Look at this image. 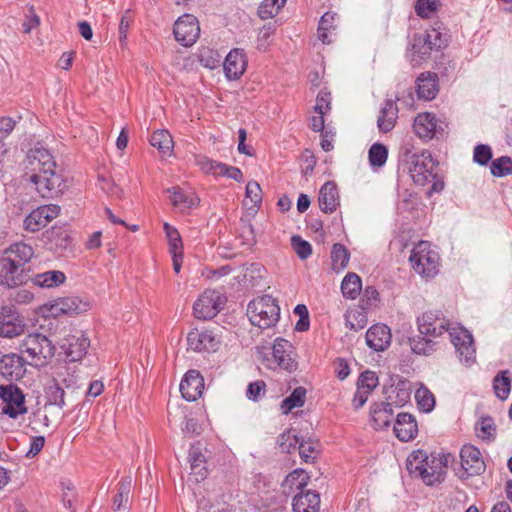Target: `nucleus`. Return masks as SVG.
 I'll list each match as a JSON object with an SVG mask.
<instances>
[{"label":"nucleus","mask_w":512,"mask_h":512,"mask_svg":"<svg viewBox=\"0 0 512 512\" xmlns=\"http://www.w3.org/2000/svg\"><path fill=\"white\" fill-rule=\"evenodd\" d=\"M419 335L409 339L413 353L428 356L435 351L434 338L441 336L454 327H450L449 321L441 311H427L417 318Z\"/></svg>","instance_id":"obj_1"},{"label":"nucleus","mask_w":512,"mask_h":512,"mask_svg":"<svg viewBox=\"0 0 512 512\" xmlns=\"http://www.w3.org/2000/svg\"><path fill=\"white\" fill-rule=\"evenodd\" d=\"M450 454L428 455L423 450L413 451L407 458V470L426 485L441 483L446 475Z\"/></svg>","instance_id":"obj_2"},{"label":"nucleus","mask_w":512,"mask_h":512,"mask_svg":"<svg viewBox=\"0 0 512 512\" xmlns=\"http://www.w3.org/2000/svg\"><path fill=\"white\" fill-rule=\"evenodd\" d=\"M247 316L253 326L268 329L279 321L280 307L275 298L264 295L250 301L247 306Z\"/></svg>","instance_id":"obj_3"},{"label":"nucleus","mask_w":512,"mask_h":512,"mask_svg":"<svg viewBox=\"0 0 512 512\" xmlns=\"http://www.w3.org/2000/svg\"><path fill=\"white\" fill-rule=\"evenodd\" d=\"M405 161L408 171L415 184L424 186L436 179L438 162L435 161L429 151L417 153H405Z\"/></svg>","instance_id":"obj_4"},{"label":"nucleus","mask_w":512,"mask_h":512,"mask_svg":"<svg viewBox=\"0 0 512 512\" xmlns=\"http://www.w3.org/2000/svg\"><path fill=\"white\" fill-rule=\"evenodd\" d=\"M21 352L27 355L28 364L42 367L54 356L55 346L45 335L29 334L21 343Z\"/></svg>","instance_id":"obj_5"},{"label":"nucleus","mask_w":512,"mask_h":512,"mask_svg":"<svg viewBox=\"0 0 512 512\" xmlns=\"http://www.w3.org/2000/svg\"><path fill=\"white\" fill-rule=\"evenodd\" d=\"M409 261L415 272L424 277H433L438 272L439 255L427 241H420L412 249Z\"/></svg>","instance_id":"obj_6"},{"label":"nucleus","mask_w":512,"mask_h":512,"mask_svg":"<svg viewBox=\"0 0 512 512\" xmlns=\"http://www.w3.org/2000/svg\"><path fill=\"white\" fill-rule=\"evenodd\" d=\"M31 183L42 198L52 199L61 195L66 189L63 176L56 169L45 170L42 173H32Z\"/></svg>","instance_id":"obj_7"},{"label":"nucleus","mask_w":512,"mask_h":512,"mask_svg":"<svg viewBox=\"0 0 512 512\" xmlns=\"http://www.w3.org/2000/svg\"><path fill=\"white\" fill-rule=\"evenodd\" d=\"M0 399L4 403L2 413L11 419H17L28 411L25 405V394L15 384L0 385Z\"/></svg>","instance_id":"obj_8"},{"label":"nucleus","mask_w":512,"mask_h":512,"mask_svg":"<svg viewBox=\"0 0 512 512\" xmlns=\"http://www.w3.org/2000/svg\"><path fill=\"white\" fill-rule=\"evenodd\" d=\"M225 298L215 290L204 291L193 305V313L197 319L210 320L222 309Z\"/></svg>","instance_id":"obj_9"},{"label":"nucleus","mask_w":512,"mask_h":512,"mask_svg":"<svg viewBox=\"0 0 512 512\" xmlns=\"http://www.w3.org/2000/svg\"><path fill=\"white\" fill-rule=\"evenodd\" d=\"M60 346L66 355V360L76 362L86 355L90 347V339L84 331L74 329L63 338Z\"/></svg>","instance_id":"obj_10"},{"label":"nucleus","mask_w":512,"mask_h":512,"mask_svg":"<svg viewBox=\"0 0 512 512\" xmlns=\"http://www.w3.org/2000/svg\"><path fill=\"white\" fill-rule=\"evenodd\" d=\"M173 33L176 41L182 46H192L200 35V26L197 18L191 14L179 17L174 24Z\"/></svg>","instance_id":"obj_11"},{"label":"nucleus","mask_w":512,"mask_h":512,"mask_svg":"<svg viewBox=\"0 0 512 512\" xmlns=\"http://www.w3.org/2000/svg\"><path fill=\"white\" fill-rule=\"evenodd\" d=\"M449 336L460 360L465 363L474 362L476 350L471 333L462 327H454L449 330Z\"/></svg>","instance_id":"obj_12"},{"label":"nucleus","mask_w":512,"mask_h":512,"mask_svg":"<svg viewBox=\"0 0 512 512\" xmlns=\"http://www.w3.org/2000/svg\"><path fill=\"white\" fill-rule=\"evenodd\" d=\"M25 324L11 307L0 308V337L14 338L24 333Z\"/></svg>","instance_id":"obj_13"},{"label":"nucleus","mask_w":512,"mask_h":512,"mask_svg":"<svg viewBox=\"0 0 512 512\" xmlns=\"http://www.w3.org/2000/svg\"><path fill=\"white\" fill-rule=\"evenodd\" d=\"M220 340L210 330L194 329L187 335L188 349L195 352L216 351Z\"/></svg>","instance_id":"obj_14"},{"label":"nucleus","mask_w":512,"mask_h":512,"mask_svg":"<svg viewBox=\"0 0 512 512\" xmlns=\"http://www.w3.org/2000/svg\"><path fill=\"white\" fill-rule=\"evenodd\" d=\"M26 363L28 361L16 353L4 354L0 358V375L8 381H17L24 376Z\"/></svg>","instance_id":"obj_15"},{"label":"nucleus","mask_w":512,"mask_h":512,"mask_svg":"<svg viewBox=\"0 0 512 512\" xmlns=\"http://www.w3.org/2000/svg\"><path fill=\"white\" fill-rule=\"evenodd\" d=\"M27 168L32 173H42L45 170L56 169V162L51 152L42 146H35L27 153Z\"/></svg>","instance_id":"obj_16"},{"label":"nucleus","mask_w":512,"mask_h":512,"mask_svg":"<svg viewBox=\"0 0 512 512\" xmlns=\"http://www.w3.org/2000/svg\"><path fill=\"white\" fill-rule=\"evenodd\" d=\"M461 467L467 476L479 475L485 470V463L480 450L471 444H466L460 451Z\"/></svg>","instance_id":"obj_17"},{"label":"nucleus","mask_w":512,"mask_h":512,"mask_svg":"<svg viewBox=\"0 0 512 512\" xmlns=\"http://www.w3.org/2000/svg\"><path fill=\"white\" fill-rule=\"evenodd\" d=\"M90 309V303L78 296H67L54 300L51 311L58 315H78Z\"/></svg>","instance_id":"obj_18"},{"label":"nucleus","mask_w":512,"mask_h":512,"mask_svg":"<svg viewBox=\"0 0 512 512\" xmlns=\"http://www.w3.org/2000/svg\"><path fill=\"white\" fill-rule=\"evenodd\" d=\"M26 275L24 268L12 262L11 258L3 256L0 259V284L8 288L16 287L24 283Z\"/></svg>","instance_id":"obj_19"},{"label":"nucleus","mask_w":512,"mask_h":512,"mask_svg":"<svg viewBox=\"0 0 512 512\" xmlns=\"http://www.w3.org/2000/svg\"><path fill=\"white\" fill-rule=\"evenodd\" d=\"M180 392L187 401H196L203 393L204 379L199 371L189 370L180 383Z\"/></svg>","instance_id":"obj_20"},{"label":"nucleus","mask_w":512,"mask_h":512,"mask_svg":"<svg viewBox=\"0 0 512 512\" xmlns=\"http://www.w3.org/2000/svg\"><path fill=\"white\" fill-rule=\"evenodd\" d=\"M438 120L432 113H420L416 116L413 124L415 134L423 140H431L443 129L437 127Z\"/></svg>","instance_id":"obj_21"},{"label":"nucleus","mask_w":512,"mask_h":512,"mask_svg":"<svg viewBox=\"0 0 512 512\" xmlns=\"http://www.w3.org/2000/svg\"><path fill=\"white\" fill-rule=\"evenodd\" d=\"M393 429L395 436L402 442L414 439L418 433L416 419L409 413H399Z\"/></svg>","instance_id":"obj_22"},{"label":"nucleus","mask_w":512,"mask_h":512,"mask_svg":"<svg viewBox=\"0 0 512 512\" xmlns=\"http://www.w3.org/2000/svg\"><path fill=\"white\" fill-rule=\"evenodd\" d=\"M246 65L245 54L239 49H233L227 54L223 62V69L229 80H236L243 75Z\"/></svg>","instance_id":"obj_23"},{"label":"nucleus","mask_w":512,"mask_h":512,"mask_svg":"<svg viewBox=\"0 0 512 512\" xmlns=\"http://www.w3.org/2000/svg\"><path fill=\"white\" fill-rule=\"evenodd\" d=\"M391 342V332L387 325L376 324L366 332V344L375 351H384Z\"/></svg>","instance_id":"obj_24"},{"label":"nucleus","mask_w":512,"mask_h":512,"mask_svg":"<svg viewBox=\"0 0 512 512\" xmlns=\"http://www.w3.org/2000/svg\"><path fill=\"white\" fill-rule=\"evenodd\" d=\"M318 203L324 213H333L340 205L338 188L335 182H326L319 191Z\"/></svg>","instance_id":"obj_25"},{"label":"nucleus","mask_w":512,"mask_h":512,"mask_svg":"<svg viewBox=\"0 0 512 512\" xmlns=\"http://www.w3.org/2000/svg\"><path fill=\"white\" fill-rule=\"evenodd\" d=\"M292 345L283 338H277L274 342L272 354L278 366L286 371L291 372L295 369V362L291 358Z\"/></svg>","instance_id":"obj_26"},{"label":"nucleus","mask_w":512,"mask_h":512,"mask_svg":"<svg viewBox=\"0 0 512 512\" xmlns=\"http://www.w3.org/2000/svg\"><path fill=\"white\" fill-rule=\"evenodd\" d=\"M398 118V107L394 100H385L377 120V126L383 133L390 132L396 124Z\"/></svg>","instance_id":"obj_27"},{"label":"nucleus","mask_w":512,"mask_h":512,"mask_svg":"<svg viewBox=\"0 0 512 512\" xmlns=\"http://www.w3.org/2000/svg\"><path fill=\"white\" fill-rule=\"evenodd\" d=\"M372 422L377 429H383L390 426L393 420L392 403L380 402L373 403L370 409Z\"/></svg>","instance_id":"obj_28"},{"label":"nucleus","mask_w":512,"mask_h":512,"mask_svg":"<svg viewBox=\"0 0 512 512\" xmlns=\"http://www.w3.org/2000/svg\"><path fill=\"white\" fill-rule=\"evenodd\" d=\"M417 96L420 99L432 100L438 92L437 75L431 72L421 73L417 78Z\"/></svg>","instance_id":"obj_29"},{"label":"nucleus","mask_w":512,"mask_h":512,"mask_svg":"<svg viewBox=\"0 0 512 512\" xmlns=\"http://www.w3.org/2000/svg\"><path fill=\"white\" fill-rule=\"evenodd\" d=\"M167 192L170 194L173 206L180 211H187L199 203V199L193 192H186L179 186L168 188Z\"/></svg>","instance_id":"obj_30"},{"label":"nucleus","mask_w":512,"mask_h":512,"mask_svg":"<svg viewBox=\"0 0 512 512\" xmlns=\"http://www.w3.org/2000/svg\"><path fill=\"white\" fill-rule=\"evenodd\" d=\"M320 496L317 492L299 493L293 498V512H319Z\"/></svg>","instance_id":"obj_31"},{"label":"nucleus","mask_w":512,"mask_h":512,"mask_svg":"<svg viewBox=\"0 0 512 512\" xmlns=\"http://www.w3.org/2000/svg\"><path fill=\"white\" fill-rule=\"evenodd\" d=\"M33 248L23 242L14 243L4 251V256L11 258L12 262L24 268L33 257Z\"/></svg>","instance_id":"obj_32"},{"label":"nucleus","mask_w":512,"mask_h":512,"mask_svg":"<svg viewBox=\"0 0 512 512\" xmlns=\"http://www.w3.org/2000/svg\"><path fill=\"white\" fill-rule=\"evenodd\" d=\"M132 488V477L125 476L117 484V493L113 498V510H125L129 507Z\"/></svg>","instance_id":"obj_33"},{"label":"nucleus","mask_w":512,"mask_h":512,"mask_svg":"<svg viewBox=\"0 0 512 512\" xmlns=\"http://www.w3.org/2000/svg\"><path fill=\"white\" fill-rule=\"evenodd\" d=\"M428 40L424 34H416L413 37L411 44V51L413 53L412 62L418 64L420 61L425 60L429 57L431 51L433 50L430 45H428Z\"/></svg>","instance_id":"obj_34"},{"label":"nucleus","mask_w":512,"mask_h":512,"mask_svg":"<svg viewBox=\"0 0 512 512\" xmlns=\"http://www.w3.org/2000/svg\"><path fill=\"white\" fill-rule=\"evenodd\" d=\"M65 280V274L58 270H51L37 274L33 279L35 285L43 288L57 287L63 284Z\"/></svg>","instance_id":"obj_35"},{"label":"nucleus","mask_w":512,"mask_h":512,"mask_svg":"<svg viewBox=\"0 0 512 512\" xmlns=\"http://www.w3.org/2000/svg\"><path fill=\"white\" fill-rule=\"evenodd\" d=\"M362 288L361 278L354 272H349L341 283V291L345 298L356 299Z\"/></svg>","instance_id":"obj_36"},{"label":"nucleus","mask_w":512,"mask_h":512,"mask_svg":"<svg viewBox=\"0 0 512 512\" xmlns=\"http://www.w3.org/2000/svg\"><path fill=\"white\" fill-rule=\"evenodd\" d=\"M45 399L46 405H55L60 409L65 406V391L55 379L46 386Z\"/></svg>","instance_id":"obj_37"},{"label":"nucleus","mask_w":512,"mask_h":512,"mask_svg":"<svg viewBox=\"0 0 512 512\" xmlns=\"http://www.w3.org/2000/svg\"><path fill=\"white\" fill-rule=\"evenodd\" d=\"M306 392V389L302 386L295 388L288 397L282 400V413L288 414L292 409L302 407L305 403Z\"/></svg>","instance_id":"obj_38"},{"label":"nucleus","mask_w":512,"mask_h":512,"mask_svg":"<svg viewBox=\"0 0 512 512\" xmlns=\"http://www.w3.org/2000/svg\"><path fill=\"white\" fill-rule=\"evenodd\" d=\"M509 375V370H503L499 372L493 379V389L495 395L501 400H505L511 390V378Z\"/></svg>","instance_id":"obj_39"},{"label":"nucleus","mask_w":512,"mask_h":512,"mask_svg":"<svg viewBox=\"0 0 512 512\" xmlns=\"http://www.w3.org/2000/svg\"><path fill=\"white\" fill-rule=\"evenodd\" d=\"M47 238L50 242V249L63 250L68 247L70 243V236L68 231L62 227H53L47 231Z\"/></svg>","instance_id":"obj_40"},{"label":"nucleus","mask_w":512,"mask_h":512,"mask_svg":"<svg viewBox=\"0 0 512 512\" xmlns=\"http://www.w3.org/2000/svg\"><path fill=\"white\" fill-rule=\"evenodd\" d=\"M331 259L333 270L340 272L347 267L350 253L344 245L336 243L332 247Z\"/></svg>","instance_id":"obj_41"},{"label":"nucleus","mask_w":512,"mask_h":512,"mask_svg":"<svg viewBox=\"0 0 512 512\" xmlns=\"http://www.w3.org/2000/svg\"><path fill=\"white\" fill-rule=\"evenodd\" d=\"M197 58L202 66L209 69H215L219 67L222 59L218 51L210 47L199 48Z\"/></svg>","instance_id":"obj_42"},{"label":"nucleus","mask_w":512,"mask_h":512,"mask_svg":"<svg viewBox=\"0 0 512 512\" xmlns=\"http://www.w3.org/2000/svg\"><path fill=\"white\" fill-rule=\"evenodd\" d=\"M337 18V14L334 12H326L320 19L318 25V38L325 44H329L331 40L328 38V34L336 29L334 22Z\"/></svg>","instance_id":"obj_43"},{"label":"nucleus","mask_w":512,"mask_h":512,"mask_svg":"<svg viewBox=\"0 0 512 512\" xmlns=\"http://www.w3.org/2000/svg\"><path fill=\"white\" fill-rule=\"evenodd\" d=\"M150 144L165 154L171 151L173 139L167 130H157L151 135Z\"/></svg>","instance_id":"obj_44"},{"label":"nucleus","mask_w":512,"mask_h":512,"mask_svg":"<svg viewBox=\"0 0 512 512\" xmlns=\"http://www.w3.org/2000/svg\"><path fill=\"white\" fill-rule=\"evenodd\" d=\"M388 158V149L384 144L374 143L368 151L369 163L374 168L385 165Z\"/></svg>","instance_id":"obj_45"},{"label":"nucleus","mask_w":512,"mask_h":512,"mask_svg":"<svg viewBox=\"0 0 512 512\" xmlns=\"http://www.w3.org/2000/svg\"><path fill=\"white\" fill-rule=\"evenodd\" d=\"M415 399L419 409L425 413L431 412L435 406L433 393L424 386L416 390Z\"/></svg>","instance_id":"obj_46"},{"label":"nucleus","mask_w":512,"mask_h":512,"mask_svg":"<svg viewBox=\"0 0 512 512\" xmlns=\"http://www.w3.org/2000/svg\"><path fill=\"white\" fill-rule=\"evenodd\" d=\"M491 174L495 177L512 175V159L509 156H501L492 160L490 165Z\"/></svg>","instance_id":"obj_47"},{"label":"nucleus","mask_w":512,"mask_h":512,"mask_svg":"<svg viewBox=\"0 0 512 512\" xmlns=\"http://www.w3.org/2000/svg\"><path fill=\"white\" fill-rule=\"evenodd\" d=\"M45 216L39 208L34 209L24 220V228L29 232H37L47 226Z\"/></svg>","instance_id":"obj_48"},{"label":"nucleus","mask_w":512,"mask_h":512,"mask_svg":"<svg viewBox=\"0 0 512 512\" xmlns=\"http://www.w3.org/2000/svg\"><path fill=\"white\" fill-rule=\"evenodd\" d=\"M286 0H264L258 8V15L261 19H269L278 14Z\"/></svg>","instance_id":"obj_49"},{"label":"nucleus","mask_w":512,"mask_h":512,"mask_svg":"<svg viewBox=\"0 0 512 512\" xmlns=\"http://www.w3.org/2000/svg\"><path fill=\"white\" fill-rule=\"evenodd\" d=\"M476 430L478 431V436L484 440H490L495 438L496 427L494 425V420L490 416H483L476 424Z\"/></svg>","instance_id":"obj_50"},{"label":"nucleus","mask_w":512,"mask_h":512,"mask_svg":"<svg viewBox=\"0 0 512 512\" xmlns=\"http://www.w3.org/2000/svg\"><path fill=\"white\" fill-rule=\"evenodd\" d=\"M308 476L302 469H296L288 474L283 482V486H288L291 490H302L307 484Z\"/></svg>","instance_id":"obj_51"},{"label":"nucleus","mask_w":512,"mask_h":512,"mask_svg":"<svg viewBox=\"0 0 512 512\" xmlns=\"http://www.w3.org/2000/svg\"><path fill=\"white\" fill-rule=\"evenodd\" d=\"M440 6V0H417L415 5L416 14L425 19L435 13Z\"/></svg>","instance_id":"obj_52"},{"label":"nucleus","mask_w":512,"mask_h":512,"mask_svg":"<svg viewBox=\"0 0 512 512\" xmlns=\"http://www.w3.org/2000/svg\"><path fill=\"white\" fill-rule=\"evenodd\" d=\"M298 443L299 438L295 434H292L290 431L281 433L277 439L279 449L283 453H291L296 449Z\"/></svg>","instance_id":"obj_53"},{"label":"nucleus","mask_w":512,"mask_h":512,"mask_svg":"<svg viewBox=\"0 0 512 512\" xmlns=\"http://www.w3.org/2000/svg\"><path fill=\"white\" fill-rule=\"evenodd\" d=\"M291 245L297 256L305 260L312 254V246L311 244L302 239L299 235H293L291 237Z\"/></svg>","instance_id":"obj_54"},{"label":"nucleus","mask_w":512,"mask_h":512,"mask_svg":"<svg viewBox=\"0 0 512 512\" xmlns=\"http://www.w3.org/2000/svg\"><path fill=\"white\" fill-rule=\"evenodd\" d=\"M424 35L426 36V39L429 40L427 41L428 45H430L433 50H440L448 45L447 35L441 33L436 28H432L431 30L427 31Z\"/></svg>","instance_id":"obj_55"},{"label":"nucleus","mask_w":512,"mask_h":512,"mask_svg":"<svg viewBox=\"0 0 512 512\" xmlns=\"http://www.w3.org/2000/svg\"><path fill=\"white\" fill-rule=\"evenodd\" d=\"M492 150L490 146L478 144L474 148L473 161L481 166L487 165L492 159Z\"/></svg>","instance_id":"obj_56"},{"label":"nucleus","mask_w":512,"mask_h":512,"mask_svg":"<svg viewBox=\"0 0 512 512\" xmlns=\"http://www.w3.org/2000/svg\"><path fill=\"white\" fill-rule=\"evenodd\" d=\"M163 228L169 241V251L182 250V240L178 230L168 223H165Z\"/></svg>","instance_id":"obj_57"},{"label":"nucleus","mask_w":512,"mask_h":512,"mask_svg":"<svg viewBox=\"0 0 512 512\" xmlns=\"http://www.w3.org/2000/svg\"><path fill=\"white\" fill-rule=\"evenodd\" d=\"M296 448H298L299 455L305 462H311L317 457L318 451L311 441H299Z\"/></svg>","instance_id":"obj_58"},{"label":"nucleus","mask_w":512,"mask_h":512,"mask_svg":"<svg viewBox=\"0 0 512 512\" xmlns=\"http://www.w3.org/2000/svg\"><path fill=\"white\" fill-rule=\"evenodd\" d=\"M378 385V377L375 372L372 371H365L361 373L358 382L357 387L367 390L371 393V391L376 388Z\"/></svg>","instance_id":"obj_59"},{"label":"nucleus","mask_w":512,"mask_h":512,"mask_svg":"<svg viewBox=\"0 0 512 512\" xmlns=\"http://www.w3.org/2000/svg\"><path fill=\"white\" fill-rule=\"evenodd\" d=\"M246 198L250 199L253 206L258 207L262 202V190L258 182L249 181L246 185Z\"/></svg>","instance_id":"obj_60"},{"label":"nucleus","mask_w":512,"mask_h":512,"mask_svg":"<svg viewBox=\"0 0 512 512\" xmlns=\"http://www.w3.org/2000/svg\"><path fill=\"white\" fill-rule=\"evenodd\" d=\"M331 94L325 90H320L316 98L315 112L325 115L331 109Z\"/></svg>","instance_id":"obj_61"},{"label":"nucleus","mask_w":512,"mask_h":512,"mask_svg":"<svg viewBox=\"0 0 512 512\" xmlns=\"http://www.w3.org/2000/svg\"><path fill=\"white\" fill-rule=\"evenodd\" d=\"M301 170L303 175L312 174L317 163L314 153L306 149L301 155Z\"/></svg>","instance_id":"obj_62"},{"label":"nucleus","mask_w":512,"mask_h":512,"mask_svg":"<svg viewBox=\"0 0 512 512\" xmlns=\"http://www.w3.org/2000/svg\"><path fill=\"white\" fill-rule=\"evenodd\" d=\"M367 320L363 313L360 312H350L346 316V326L351 330L358 331L363 329L366 326Z\"/></svg>","instance_id":"obj_63"},{"label":"nucleus","mask_w":512,"mask_h":512,"mask_svg":"<svg viewBox=\"0 0 512 512\" xmlns=\"http://www.w3.org/2000/svg\"><path fill=\"white\" fill-rule=\"evenodd\" d=\"M40 25V17L35 13L34 7L30 6L26 20L22 24L23 33H30L32 29L37 28Z\"/></svg>","instance_id":"obj_64"}]
</instances>
